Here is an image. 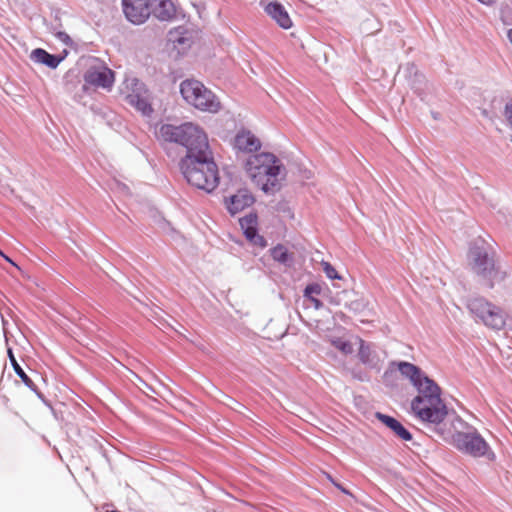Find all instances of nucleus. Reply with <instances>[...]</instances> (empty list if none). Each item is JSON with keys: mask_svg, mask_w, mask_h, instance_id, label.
I'll use <instances>...</instances> for the list:
<instances>
[{"mask_svg": "<svg viewBox=\"0 0 512 512\" xmlns=\"http://www.w3.org/2000/svg\"><path fill=\"white\" fill-rule=\"evenodd\" d=\"M162 143L176 144L185 150L178 166L185 180L197 189L211 193L219 185V170L204 129L192 122L164 123L156 130Z\"/></svg>", "mask_w": 512, "mask_h": 512, "instance_id": "1", "label": "nucleus"}, {"mask_svg": "<svg viewBox=\"0 0 512 512\" xmlns=\"http://www.w3.org/2000/svg\"><path fill=\"white\" fill-rule=\"evenodd\" d=\"M413 386L417 395L411 400L412 413L422 423L433 426L435 432L445 438L441 425L448 415V408L441 398V388L428 375Z\"/></svg>", "mask_w": 512, "mask_h": 512, "instance_id": "2", "label": "nucleus"}, {"mask_svg": "<svg viewBox=\"0 0 512 512\" xmlns=\"http://www.w3.org/2000/svg\"><path fill=\"white\" fill-rule=\"evenodd\" d=\"M282 169L284 166L281 161L270 152L251 155L245 163L248 175L257 185H261V190L267 194L280 189L277 176Z\"/></svg>", "mask_w": 512, "mask_h": 512, "instance_id": "3", "label": "nucleus"}, {"mask_svg": "<svg viewBox=\"0 0 512 512\" xmlns=\"http://www.w3.org/2000/svg\"><path fill=\"white\" fill-rule=\"evenodd\" d=\"M468 256L473 271L486 281L488 288H493L496 281L503 279L500 271L495 266L491 247L483 239L475 241L470 246Z\"/></svg>", "mask_w": 512, "mask_h": 512, "instance_id": "4", "label": "nucleus"}, {"mask_svg": "<svg viewBox=\"0 0 512 512\" xmlns=\"http://www.w3.org/2000/svg\"><path fill=\"white\" fill-rule=\"evenodd\" d=\"M180 93L183 99L197 110L212 114L221 110L219 98L198 80L186 79L182 81Z\"/></svg>", "mask_w": 512, "mask_h": 512, "instance_id": "5", "label": "nucleus"}, {"mask_svg": "<svg viewBox=\"0 0 512 512\" xmlns=\"http://www.w3.org/2000/svg\"><path fill=\"white\" fill-rule=\"evenodd\" d=\"M453 441L455 447L463 454L474 458H486L488 461L496 459L490 445L476 429L467 432H456L453 435Z\"/></svg>", "mask_w": 512, "mask_h": 512, "instance_id": "6", "label": "nucleus"}, {"mask_svg": "<svg viewBox=\"0 0 512 512\" xmlns=\"http://www.w3.org/2000/svg\"><path fill=\"white\" fill-rule=\"evenodd\" d=\"M123 12L134 25L143 24L151 15L149 0H122Z\"/></svg>", "mask_w": 512, "mask_h": 512, "instance_id": "7", "label": "nucleus"}, {"mask_svg": "<svg viewBox=\"0 0 512 512\" xmlns=\"http://www.w3.org/2000/svg\"><path fill=\"white\" fill-rule=\"evenodd\" d=\"M84 81L86 84L94 87H101L104 89H111L115 77L114 72L106 66L92 67L88 69L84 74Z\"/></svg>", "mask_w": 512, "mask_h": 512, "instance_id": "8", "label": "nucleus"}, {"mask_svg": "<svg viewBox=\"0 0 512 512\" xmlns=\"http://www.w3.org/2000/svg\"><path fill=\"white\" fill-rule=\"evenodd\" d=\"M254 202L255 198L252 193L248 189L243 188L239 189L226 200V208L229 213L234 216L245 208L252 206Z\"/></svg>", "mask_w": 512, "mask_h": 512, "instance_id": "9", "label": "nucleus"}, {"mask_svg": "<svg viewBox=\"0 0 512 512\" xmlns=\"http://www.w3.org/2000/svg\"><path fill=\"white\" fill-rule=\"evenodd\" d=\"M265 13L282 29H290L293 22L285 6L279 1H270L263 6Z\"/></svg>", "mask_w": 512, "mask_h": 512, "instance_id": "10", "label": "nucleus"}, {"mask_svg": "<svg viewBox=\"0 0 512 512\" xmlns=\"http://www.w3.org/2000/svg\"><path fill=\"white\" fill-rule=\"evenodd\" d=\"M358 359L369 369L380 371L382 368L383 360L380 358L378 352L372 349L371 343L361 338H359Z\"/></svg>", "mask_w": 512, "mask_h": 512, "instance_id": "11", "label": "nucleus"}, {"mask_svg": "<svg viewBox=\"0 0 512 512\" xmlns=\"http://www.w3.org/2000/svg\"><path fill=\"white\" fill-rule=\"evenodd\" d=\"M234 147L239 151L252 153L261 148V142L251 131L243 129L236 134Z\"/></svg>", "mask_w": 512, "mask_h": 512, "instance_id": "12", "label": "nucleus"}, {"mask_svg": "<svg viewBox=\"0 0 512 512\" xmlns=\"http://www.w3.org/2000/svg\"><path fill=\"white\" fill-rule=\"evenodd\" d=\"M151 15L160 21H170L175 17V6L171 0H149Z\"/></svg>", "mask_w": 512, "mask_h": 512, "instance_id": "13", "label": "nucleus"}, {"mask_svg": "<svg viewBox=\"0 0 512 512\" xmlns=\"http://www.w3.org/2000/svg\"><path fill=\"white\" fill-rule=\"evenodd\" d=\"M375 417L387 428H389L395 434V436H397L402 441H411L413 439L411 432L406 427H404L396 418L387 414H383L381 412H376Z\"/></svg>", "mask_w": 512, "mask_h": 512, "instance_id": "14", "label": "nucleus"}, {"mask_svg": "<svg viewBox=\"0 0 512 512\" xmlns=\"http://www.w3.org/2000/svg\"><path fill=\"white\" fill-rule=\"evenodd\" d=\"M481 322L491 329L501 330L506 324V314L500 307L490 302V307L485 310Z\"/></svg>", "mask_w": 512, "mask_h": 512, "instance_id": "15", "label": "nucleus"}, {"mask_svg": "<svg viewBox=\"0 0 512 512\" xmlns=\"http://www.w3.org/2000/svg\"><path fill=\"white\" fill-rule=\"evenodd\" d=\"M68 52L65 50L62 55L50 54L45 49L36 48L31 52V59L36 62L43 64L51 69H56L59 64L65 59Z\"/></svg>", "mask_w": 512, "mask_h": 512, "instance_id": "16", "label": "nucleus"}, {"mask_svg": "<svg viewBox=\"0 0 512 512\" xmlns=\"http://www.w3.org/2000/svg\"><path fill=\"white\" fill-rule=\"evenodd\" d=\"M269 252L274 261L286 268H291L295 263L294 253L290 252L288 248L282 244H277L272 247Z\"/></svg>", "mask_w": 512, "mask_h": 512, "instance_id": "17", "label": "nucleus"}, {"mask_svg": "<svg viewBox=\"0 0 512 512\" xmlns=\"http://www.w3.org/2000/svg\"><path fill=\"white\" fill-rule=\"evenodd\" d=\"M397 366L401 375L408 378L412 385L420 383V380L427 375L420 367L410 362L400 361Z\"/></svg>", "mask_w": 512, "mask_h": 512, "instance_id": "18", "label": "nucleus"}, {"mask_svg": "<svg viewBox=\"0 0 512 512\" xmlns=\"http://www.w3.org/2000/svg\"><path fill=\"white\" fill-rule=\"evenodd\" d=\"M127 103L134 107L137 111L141 112L143 116H151L153 108L149 100L140 95L139 93L132 92L126 97Z\"/></svg>", "mask_w": 512, "mask_h": 512, "instance_id": "19", "label": "nucleus"}, {"mask_svg": "<svg viewBox=\"0 0 512 512\" xmlns=\"http://www.w3.org/2000/svg\"><path fill=\"white\" fill-rule=\"evenodd\" d=\"M8 357H9V360H10V363L16 373V375L22 380V382L31 390L33 391L35 394H37V396L39 398L42 397V394L40 393V391L38 390V387L36 386V384L32 381V379L25 373V371L22 369V367L19 365V363L17 362L14 354H13V351L11 348H8Z\"/></svg>", "mask_w": 512, "mask_h": 512, "instance_id": "20", "label": "nucleus"}, {"mask_svg": "<svg viewBox=\"0 0 512 512\" xmlns=\"http://www.w3.org/2000/svg\"><path fill=\"white\" fill-rule=\"evenodd\" d=\"M490 302L487 301L483 297H475L471 298L467 302V308L470 311V313L477 318L480 322L482 321L484 317V312L486 309H489Z\"/></svg>", "mask_w": 512, "mask_h": 512, "instance_id": "21", "label": "nucleus"}, {"mask_svg": "<svg viewBox=\"0 0 512 512\" xmlns=\"http://www.w3.org/2000/svg\"><path fill=\"white\" fill-rule=\"evenodd\" d=\"M187 34V31L183 30L182 27H178L175 31L170 32L169 40L176 48L185 50L190 47L191 44V40Z\"/></svg>", "mask_w": 512, "mask_h": 512, "instance_id": "22", "label": "nucleus"}, {"mask_svg": "<svg viewBox=\"0 0 512 512\" xmlns=\"http://www.w3.org/2000/svg\"><path fill=\"white\" fill-rule=\"evenodd\" d=\"M239 224L242 229L258 228V216L256 213L251 212L240 218Z\"/></svg>", "mask_w": 512, "mask_h": 512, "instance_id": "23", "label": "nucleus"}, {"mask_svg": "<svg viewBox=\"0 0 512 512\" xmlns=\"http://www.w3.org/2000/svg\"><path fill=\"white\" fill-rule=\"evenodd\" d=\"M332 344L335 348L340 350L343 354L349 355L353 353V346L350 341L344 340L342 338H337L332 341Z\"/></svg>", "mask_w": 512, "mask_h": 512, "instance_id": "24", "label": "nucleus"}, {"mask_svg": "<svg viewBox=\"0 0 512 512\" xmlns=\"http://www.w3.org/2000/svg\"><path fill=\"white\" fill-rule=\"evenodd\" d=\"M323 271L329 279H341L342 277L338 274L336 269L329 262H322Z\"/></svg>", "mask_w": 512, "mask_h": 512, "instance_id": "25", "label": "nucleus"}, {"mask_svg": "<svg viewBox=\"0 0 512 512\" xmlns=\"http://www.w3.org/2000/svg\"><path fill=\"white\" fill-rule=\"evenodd\" d=\"M321 293V287L318 284H309L304 289V297L310 298L313 295H319Z\"/></svg>", "mask_w": 512, "mask_h": 512, "instance_id": "26", "label": "nucleus"}, {"mask_svg": "<svg viewBox=\"0 0 512 512\" xmlns=\"http://www.w3.org/2000/svg\"><path fill=\"white\" fill-rule=\"evenodd\" d=\"M503 115L508 125L512 129V99L505 104Z\"/></svg>", "mask_w": 512, "mask_h": 512, "instance_id": "27", "label": "nucleus"}, {"mask_svg": "<svg viewBox=\"0 0 512 512\" xmlns=\"http://www.w3.org/2000/svg\"><path fill=\"white\" fill-rule=\"evenodd\" d=\"M56 37L58 40H60L62 43H64L67 46H72V44H73L71 37L66 32L60 31L56 34Z\"/></svg>", "mask_w": 512, "mask_h": 512, "instance_id": "28", "label": "nucleus"}, {"mask_svg": "<svg viewBox=\"0 0 512 512\" xmlns=\"http://www.w3.org/2000/svg\"><path fill=\"white\" fill-rule=\"evenodd\" d=\"M250 242L255 245V246H258L260 248H265L267 246V241L266 239L259 235V233L255 236L254 239L250 240Z\"/></svg>", "mask_w": 512, "mask_h": 512, "instance_id": "29", "label": "nucleus"}, {"mask_svg": "<svg viewBox=\"0 0 512 512\" xmlns=\"http://www.w3.org/2000/svg\"><path fill=\"white\" fill-rule=\"evenodd\" d=\"M510 14H512V10L508 8L501 12V19L505 25H512V19L509 18Z\"/></svg>", "mask_w": 512, "mask_h": 512, "instance_id": "30", "label": "nucleus"}, {"mask_svg": "<svg viewBox=\"0 0 512 512\" xmlns=\"http://www.w3.org/2000/svg\"><path fill=\"white\" fill-rule=\"evenodd\" d=\"M245 237L250 241L258 234V228L242 229Z\"/></svg>", "mask_w": 512, "mask_h": 512, "instance_id": "31", "label": "nucleus"}, {"mask_svg": "<svg viewBox=\"0 0 512 512\" xmlns=\"http://www.w3.org/2000/svg\"><path fill=\"white\" fill-rule=\"evenodd\" d=\"M309 300L312 302L313 306L316 308V309H320L323 307V302L316 298V297H310Z\"/></svg>", "mask_w": 512, "mask_h": 512, "instance_id": "32", "label": "nucleus"}, {"mask_svg": "<svg viewBox=\"0 0 512 512\" xmlns=\"http://www.w3.org/2000/svg\"><path fill=\"white\" fill-rule=\"evenodd\" d=\"M407 70H408L410 73L414 72L416 76H417V74H418V73H417L416 66H415L414 64H411V63L407 64Z\"/></svg>", "mask_w": 512, "mask_h": 512, "instance_id": "33", "label": "nucleus"}, {"mask_svg": "<svg viewBox=\"0 0 512 512\" xmlns=\"http://www.w3.org/2000/svg\"><path fill=\"white\" fill-rule=\"evenodd\" d=\"M0 256L3 257L7 262L11 263L14 266H17L1 249Z\"/></svg>", "mask_w": 512, "mask_h": 512, "instance_id": "34", "label": "nucleus"}, {"mask_svg": "<svg viewBox=\"0 0 512 512\" xmlns=\"http://www.w3.org/2000/svg\"><path fill=\"white\" fill-rule=\"evenodd\" d=\"M336 487H337L338 489H340L343 493H345V494H349V491H348V490H346L343 486H341V485H336Z\"/></svg>", "mask_w": 512, "mask_h": 512, "instance_id": "35", "label": "nucleus"}, {"mask_svg": "<svg viewBox=\"0 0 512 512\" xmlns=\"http://www.w3.org/2000/svg\"><path fill=\"white\" fill-rule=\"evenodd\" d=\"M336 487H337L338 489H340L343 493H345V494H349V491H348V490H346L343 486H341V485H336Z\"/></svg>", "mask_w": 512, "mask_h": 512, "instance_id": "36", "label": "nucleus"}]
</instances>
